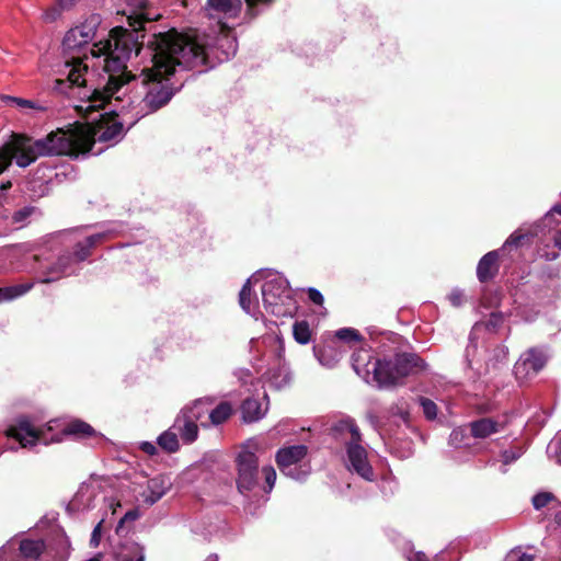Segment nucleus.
Here are the masks:
<instances>
[{
    "instance_id": "55",
    "label": "nucleus",
    "mask_w": 561,
    "mask_h": 561,
    "mask_svg": "<svg viewBox=\"0 0 561 561\" xmlns=\"http://www.w3.org/2000/svg\"><path fill=\"white\" fill-rule=\"evenodd\" d=\"M552 210L561 215V206L556 205L552 207Z\"/></svg>"
},
{
    "instance_id": "22",
    "label": "nucleus",
    "mask_w": 561,
    "mask_h": 561,
    "mask_svg": "<svg viewBox=\"0 0 561 561\" xmlns=\"http://www.w3.org/2000/svg\"><path fill=\"white\" fill-rule=\"evenodd\" d=\"M211 401L209 399H196L191 404L185 405L181 411L186 412V415L197 424L207 426L206 420L209 417V408Z\"/></svg>"
},
{
    "instance_id": "11",
    "label": "nucleus",
    "mask_w": 561,
    "mask_h": 561,
    "mask_svg": "<svg viewBox=\"0 0 561 561\" xmlns=\"http://www.w3.org/2000/svg\"><path fill=\"white\" fill-rule=\"evenodd\" d=\"M179 34L182 36H185V37H190V41L192 39L194 42L195 41L199 42L198 46L201 47V49L205 53V55L207 57L205 62L202 64V66L213 67L214 60H217L220 62L224 60H228L230 57L234 56V54L237 51V42L232 36L228 35V34H225L217 39L216 47H213L210 45L208 36L204 35V34H199L196 31H193L190 33H179ZM197 67H201V65H198Z\"/></svg>"
},
{
    "instance_id": "51",
    "label": "nucleus",
    "mask_w": 561,
    "mask_h": 561,
    "mask_svg": "<svg viewBox=\"0 0 561 561\" xmlns=\"http://www.w3.org/2000/svg\"><path fill=\"white\" fill-rule=\"evenodd\" d=\"M73 0H59V5L61 9H68L72 4Z\"/></svg>"
},
{
    "instance_id": "49",
    "label": "nucleus",
    "mask_w": 561,
    "mask_h": 561,
    "mask_svg": "<svg viewBox=\"0 0 561 561\" xmlns=\"http://www.w3.org/2000/svg\"><path fill=\"white\" fill-rule=\"evenodd\" d=\"M554 245L561 250V230L557 231L553 237Z\"/></svg>"
},
{
    "instance_id": "24",
    "label": "nucleus",
    "mask_w": 561,
    "mask_h": 561,
    "mask_svg": "<svg viewBox=\"0 0 561 561\" xmlns=\"http://www.w3.org/2000/svg\"><path fill=\"white\" fill-rule=\"evenodd\" d=\"M313 354L320 365L327 368L335 367L343 357V351L334 342L322 348L314 346Z\"/></svg>"
},
{
    "instance_id": "19",
    "label": "nucleus",
    "mask_w": 561,
    "mask_h": 561,
    "mask_svg": "<svg viewBox=\"0 0 561 561\" xmlns=\"http://www.w3.org/2000/svg\"><path fill=\"white\" fill-rule=\"evenodd\" d=\"M499 251H490L484 254L477 266V277L481 283L492 279L499 271Z\"/></svg>"
},
{
    "instance_id": "30",
    "label": "nucleus",
    "mask_w": 561,
    "mask_h": 561,
    "mask_svg": "<svg viewBox=\"0 0 561 561\" xmlns=\"http://www.w3.org/2000/svg\"><path fill=\"white\" fill-rule=\"evenodd\" d=\"M231 405L227 402L218 404L215 409L209 408L208 420L213 425H219L224 423L231 415Z\"/></svg>"
},
{
    "instance_id": "32",
    "label": "nucleus",
    "mask_w": 561,
    "mask_h": 561,
    "mask_svg": "<svg viewBox=\"0 0 561 561\" xmlns=\"http://www.w3.org/2000/svg\"><path fill=\"white\" fill-rule=\"evenodd\" d=\"M288 471L289 472H287V470H280V472L284 476L291 478L296 481H302L309 476L310 468L306 465H300V462H298L293 466H289Z\"/></svg>"
},
{
    "instance_id": "27",
    "label": "nucleus",
    "mask_w": 561,
    "mask_h": 561,
    "mask_svg": "<svg viewBox=\"0 0 561 561\" xmlns=\"http://www.w3.org/2000/svg\"><path fill=\"white\" fill-rule=\"evenodd\" d=\"M179 434L172 426L160 434L157 438V444L168 453H175L180 448Z\"/></svg>"
},
{
    "instance_id": "31",
    "label": "nucleus",
    "mask_w": 561,
    "mask_h": 561,
    "mask_svg": "<svg viewBox=\"0 0 561 561\" xmlns=\"http://www.w3.org/2000/svg\"><path fill=\"white\" fill-rule=\"evenodd\" d=\"M293 335L297 343L306 345L311 340V330L307 321H297L293 325Z\"/></svg>"
},
{
    "instance_id": "25",
    "label": "nucleus",
    "mask_w": 561,
    "mask_h": 561,
    "mask_svg": "<svg viewBox=\"0 0 561 561\" xmlns=\"http://www.w3.org/2000/svg\"><path fill=\"white\" fill-rule=\"evenodd\" d=\"M242 419L247 423L261 420L267 412V403L255 398H249L243 401L241 407Z\"/></svg>"
},
{
    "instance_id": "33",
    "label": "nucleus",
    "mask_w": 561,
    "mask_h": 561,
    "mask_svg": "<svg viewBox=\"0 0 561 561\" xmlns=\"http://www.w3.org/2000/svg\"><path fill=\"white\" fill-rule=\"evenodd\" d=\"M417 401L427 420H435L437 417V405L434 401L425 397H420Z\"/></svg>"
},
{
    "instance_id": "38",
    "label": "nucleus",
    "mask_w": 561,
    "mask_h": 561,
    "mask_svg": "<svg viewBox=\"0 0 561 561\" xmlns=\"http://www.w3.org/2000/svg\"><path fill=\"white\" fill-rule=\"evenodd\" d=\"M524 454L522 447H515L502 453V461L505 466L516 461Z\"/></svg>"
},
{
    "instance_id": "36",
    "label": "nucleus",
    "mask_w": 561,
    "mask_h": 561,
    "mask_svg": "<svg viewBox=\"0 0 561 561\" xmlns=\"http://www.w3.org/2000/svg\"><path fill=\"white\" fill-rule=\"evenodd\" d=\"M262 476L265 481V485L263 486V490L267 493H270L275 484L276 481V471L272 466H265L262 468Z\"/></svg>"
},
{
    "instance_id": "2",
    "label": "nucleus",
    "mask_w": 561,
    "mask_h": 561,
    "mask_svg": "<svg viewBox=\"0 0 561 561\" xmlns=\"http://www.w3.org/2000/svg\"><path fill=\"white\" fill-rule=\"evenodd\" d=\"M56 72L59 76L54 84L56 91L72 94L73 90H78V95L87 99L84 110L90 112V115L96 112V115L89 117L85 124L77 123L78 128L88 131L89 137L84 153L100 154L104 149L93 150L96 142L112 147L121 141L126 131L124 125L127 124L128 128L133 126L129 124L130 112L116 110L114 95H108L104 98L101 104H96V92H103L107 88V83L103 88L88 89L85 79L88 65L79 57L65 60Z\"/></svg>"
},
{
    "instance_id": "57",
    "label": "nucleus",
    "mask_w": 561,
    "mask_h": 561,
    "mask_svg": "<svg viewBox=\"0 0 561 561\" xmlns=\"http://www.w3.org/2000/svg\"><path fill=\"white\" fill-rule=\"evenodd\" d=\"M2 455V451L0 450V456Z\"/></svg>"
},
{
    "instance_id": "29",
    "label": "nucleus",
    "mask_w": 561,
    "mask_h": 561,
    "mask_svg": "<svg viewBox=\"0 0 561 561\" xmlns=\"http://www.w3.org/2000/svg\"><path fill=\"white\" fill-rule=\"evenodd\" d=\"M145 547L137 542L126 545L121 553V561H145Z\"/></svg>"
},
{
    "instance_id": "46",
    "label": "nucleus",
    "mask_w": 561,
    "mask_h": 561,
    "mask_svg": "<svg viewBox=\"0 0 561 561\" xmlns=\"http://www.w3.org/2000/svg\"><path fill=\"white\" fill-rule=\"evenodd\" d=\"M503 322V316L502 313H491V317L489 319V321L486 322V328L489 330H495L497 327L501 325V323Z\"/></svg>"
},
{
    "instance_id": "5",
    "label": "nucleus",
    "mask_w": 561,
    "mask_h": 561,
    "mask_svg": "<svg viewBox=\"0 0 561 561\" xmlns=\"http://www.w3.org/2000/svg\"><path fill=\"white\" fill-rule=\"evenodd\" d=\"M352 367L365 382L388 389L402 385L408 376L424 371L427 364L415 353H398L390 359H378L362 348L353 353Z\"/></svg>"
},
{
    "instance_id": "28",
    "label": "nucleus",
    "mask_w": 561,
    "mask_h": 561,
    "mask_svg": "<svg viewBox=\"0 0 561 561\" xmlns=\"http://www.w3.org/2000/svg\"><path fill=\"white\" fill-rule=\"evenodd\" d=\"M33 288V283L19 284L0 288V304L22 297Z\"/></svg>"
},
{
    "instance_id": "23",
    "label": "nucleus",
    "mask_w": 561,
    "mask_h": 561,
    "mask_svg": "<svg viewBox=\"0 0 561 561\" xmlns=\"http://www.w3.org/2000/svg\"><path fill=\"white\" fill-rule=\"evenodd\" d=\"M95 489L88 484H82L73 499L70 501L69 506L76 511H89L95 506Z\"/></svg>"
},
{
    "instance_id": "8",
    "label": "nucleus",
    "mask_w": 561,
    "mask_h": 561,
    "mask_svg": "<svg viewBox=\"0 0 561 561\" xmlns=\"http://www.w3.org/2000/svg\"><path fill=\"white\" fill-rule=\"evenodd\" d=\"M121 230V225L110 224L104 230L87 237L83 241H78L73 253L60 255L56 263L46 268V276L39 282L51 283L73 274L77 271V265L90 256L92 248L115 236Z\"/></svg>"
},
{
    "instance_id": "13",
    "label": "nucleus",
    "mask_w": 561,
    "mask_h": 561,
    "mask_svg": "<svg viewBox=\"0 0 561 561\" xmlns=\"http://www.w3.org/2000/svg\"><path fill=\"white\" fill-rule=\"evenodd\" d=\"M548 354L539 347H531L524 352L514 365V375L519 382L536 377L546 366Z\"/></svg>"
},
{
    "instance_id": "42",
    "label": "nucleus",
    "mask_w": 561,
    "mask_h": 561,
    "mask_svg": "<svg viewBox=\"0 0 561 561\" xmlns=\"http://www.w3.org/2000/svg\"><path fill=\"white\" fill-rule=\"evenodd\" d=\"M448 300L451 306L460 307L465 302V294L459 288H454L448 295Z\"/></svg>"
},
{
    "instance_id": "47",
    "label": "nucleus",
    "mask_w": 561,
    "mask_h": 561,
    "mask_svg": "<svg viewBox=\"0 0 561 561\" xmlns=\"http://www.w3.org/2000/svg\"><path fill=\"white\" fill-rule=\"evenodd\" d=\"M463 437V432L461 430H454L449 436V443L455 446L459 447L461 440Z\"/></svg>"
},
{
    "instance_id": "39",
    "label": "nucleus",
    "mask_w": 561,
    "mask_h": 561,
    "mask_svg": "<svg viewBox=\"0 0 561 561\" xmlns=\"http://www.w3.org/2000/svg\"><path fill=\"white\" fill-rule=\"evenodd\" d=\"M35 211V208L34 207H31V206H26V207H23L19 210H16L14 214H13V222L15 224H24L25 220Z\"/></svg>"
},
{
    "instance_id": "21",
    "label": "nucleus",
    "mask_w": 561,
    "mask_h": 561,
    "mask_svg": "<svg viewBox=\"0 0 561 561\" xmlns=\"http://www.w3.org/2000/svg\"><path fill=\"white\" fill-rule=\"evenodd\" d=\"M267 380L270 385L282 390L288 388L294 380V374L286 362L279 363V365L267 373Z\"/></svg>"
},
{
    "instance_id": "26",
    "label": "nucleus",
    "mask_w": 561,
    "mask_h": 561,
    "mask_svg": "<svg viewBox=\"0 0 561 561\" xmlns=\"http://www.w3.org/2000/svg\"><path fill=\"white\" fill-rule=\"evenodd\" d=\"M471 434L474 438H486L499 433L501 424L492 419L483 417L470 423Z\"/></svg>"
},
{
    "instance_id": "1",
    "label": "nucleus",
    "mask_w": 561,
    "mask_h": 561,
    "mask_svg": "<svg viewBox=\"0 0 561 561\" xmlns=\"http://www.w3.org/2000/svg\"><path fill=\"white\" fill-rule=\"evenodd\" d=\"M198 44V41H190V37L180 35L175 30L152 34L146 48L139 46V54L147 58L138 69L139 73L127 71L126 65L119 70L104 68L108 73L107 88L96 92V104L114 94L115 108L130 112V125L154 113L167 105L175 93L171 76L176 67L193 69L205 62L207 57Z\"/></svg>"
},
{
    "instance_id": "41",
    "label": "nucleus",
    "mask_w": 561,
    "mask_h": 561,
    "mask_svg": "<svg viewBox=\"0 0 561 561\" xmlns=\"http://www.w3.org/2000/svg\"><path fill=\"white\" fill-rule=\"evenodd\" d=\"M28 245L26 244H16L5 250V255L8 259H18L21 255L28 252Z\"/></svg>"
},
{
    "instance_id": "18",
    "label": "nucleus",
    "mask_w": 561,
    "mask_h": 561,
    "mask_svg": "<svg viewBox=\"0 0 561 561\" xmlns=\"http://www.w3.org/2000/svg\"><path fill=\"white\" fill-rule=\"evenodd\" d=\"M307 455L305 445H294L280 448L276 453V463L279 470H287L289 466L300 462Z\"/></svg>"
},
{
    "instance_id": "10",
    "label": "nucleus",
    "mask_w": 561,
    "mask_h": 561,
    "mask_svg": "<svg viewBox=\"0 0 561 561\" xmlns=\"http://www.w3.org/2000/svg\"><path fill=\"white\" fill-rule=\"evenodd\" d=\"M260 444L256 439L248 440L237 457V488L244 494L257 485L259 459L256 451Z\"/></svg>"
},
{
    "instance_id": "14",
    "label": "nucleus",
    "mask_w": 561,
    "mask_h": 561,
    "mask_svg": "<svg viewBox=\"0 0 561 561\" xmlns=\"http://www.w3.org/2000/svg\"><path fill=\"white\" fill-rule=\"evenodd\" d=\"M100 23V15L92 14L81 24L70 28L64 37V49L70 53L88 45L95 37Z\"/></svg>"
},
{
    "instance_id": "50",
    "label": "nucleus",
    "mask_w": 561,
    "mask_h": 561,
    "mask_svg": "<svg viewBox=\"0 0 561 561\" xmlns=\"http://www.w3.org/2000/svg\"><path fill=\"white\" fill-rule=\"evenodd\" d=\"M514 561H535L534 557L527 553H520Z\"/></svg>"
},
{
    "instance_id": "45",
    "label": "nucleus",
    "mask_w": 561,
    "mask_h": 561,
    "mask_svg": "<svg viewBox=\"0 0 561 561\" xmlns=\"http://www.w3.org/2000/svg\"><path fill=\"white\" fill-rule=\"evenodd\" d=\"M524 238V234H518L517 232L512 233L504 242L503 249L508 247H518Z\"/></svg>"
},
{
    "instance_id": "7",
    "label": "nucleus",
    "mask_w": 561,
    "mask_h": 561,
    "mask_svg": "<svg viewBox=\"0 0 561 561\" xmlns=\"http://www.w3.org/2000/svg\"><path fill=\"white\" fill-rule=\"evenodd\" d=\"M53 427L47 424L43 427L36 428L25 415L19 416L13 425H10L5 435L16 439L22 447H33L38 442L44 444L60 443L64 437L71 436L76 439H84L90 437L102 436L89 423L76 419L66 424L60 433L53 436L49 440L45 439V432L50 431Z\"/></svg>"
},
{
    "instance_id": "20",
    "label": "nucleus",
    "mask_w": 561,
    "mask_h": 561,
    "mask_svg": "<svg viewBox=\"0 0 561 561\" xmlns=\"http://www.w3.org/2000/svg\"><path fill=\"white\" fill-rule=\"evenodd\" d=\"M4 102L10 105H14L25 115L37 116L38 114L45 113L49 105L47 102H41L36 100H27L18 96L7 95Z\"/></svg>"
},
{
    "instance_id": "40",
    "label": "nucleus",
    "mask_w": 561,
    "mask_h": 561,
    "mask_svg": "<svg viewBox=\"0 0 561 561\" xmlns=\"http://www.w3.org/2000/svg\"><path fill=\"white\" fill-rule=\"evenodd\" d=\"M140 514L138 510H129L124 514V516L119 519L116 531H121L125 524L127 523H134L139 518Z\"/></svg>"
},
{
    "instance_id": "3",
    "label": "nucleus",
    "mask_w": 561,
    "mask_h": 561,
    "mask_svg": "<svg viewBox=\"0 0 561 561\" xmlns=\"http://www.w3.org/2000/svg\"><path fill=\"white\" fill-rule=\"evenodd\" d=\"M88 137V131L78 128L77 124L68 129L53 130L37 140L22 135H13L0 148V174L7 170L13 159L18 167L26 168L39 157L84 154Z\"/></svg>"
},
{
    "instance_id": "52",
    "label": "nucleus",
    "mask_w": 561,
    "mask_h": 561,
    "mask_svg": "<svg viewBox=\"0 0 561 561\" xmlns=\"http://www.w3.org/2000/svg\"><path fill=\"white\" fill-rule=\"evenodd\" d=\"M542 256L546 257V260L548 261H552V260H556L557 259V253L552 252L551 254L550 253H545V254H541Z\"/></svg>"
},
{
    "instance_id": "44",
    "label": "nucleus",
    "mask_w": 561,
    "mask_h": 561,
    "mask_svg": "<svg viewBox=\"0 0 561 561\" xmlns=\"http://www.w3.org/2000/svg\"><path fill=\"white\" fill-rule=\"evenodd\" d=\"M307 293H308V298L310 299V301H312L313 304H316L318 306L323 305V302H324L323 295L317 288L309 287L307 289Z\"/></svg>"
},
{
    "instance_id": "54",
    "label": "nucleus",
    "mask_w": 561,
    "mask_h": 561,
    "mask_svg": "<svg viewBox=\"0 0 561 561\" xmlns=\"http://www.w3.org/2000/svg\"><path fill=\"white\" fill-rule=\"evenodd\" d=\"M10 187H11V182H9V181H8V182H5V183H2V184L0 185V190H1V191H5V190H8V188H10Z\"/></svg>"
},
{
    "instance_id": "9",
    "label": "nucleus",
    "mask_w": 561,
    "mask_h": 561,
    "mask_svg": "<svg viewBox=\"0 0 561 561\" xmlns=\"http://www.w3.org/2000/svg\"><path fill=\"white\" fill-rule=\"evenodd\" d=\"M334 430L351 434L350 439L345 444L347 469L366 481H374V469L368 460L367 450L360 445V433L354 421L350 419L342 420L335 425Z\"/></svg>"
},
{
    "instance_id": "43",
    "label": "nucleus",
    "mask_w": 561,
    "mask_h": 561,
    "mask_svg": "<svg viewBox=\"0 0 561 561\" xmlns=\"http://www.w3.org/2000/svg\"><path fill=\"white\" fill-rule=\"evenodd\" d=\"M102 522H99L95 527L92 530L91 539H90V546L92 548H96L101 542V536H102Z\"/></svg>"
},
{
    "instance_id": "17",
    "label": "nucleus",
    "mask_w": 561,
    "mask_h": 561,
    "mask_svg": "<svg viewBox=\"0 0 561 561\" xmlns=\"http://www.w3.org/2000/svg\"><path fill=\"white\" fill-rule=\"evenodd\" d=\"M172 427L176 431L184 444H192L198 436V424L190 419L186 412L180 411Z\"/></svg>"
},
{
    "instance_id": "48",
    "label": "nucleus",
    "mask_w": 561,
    "mask_h": 561,
    "mask_svg": "<svg viewBox=\"0 0 561 561\" xmlns=\"http://www.w3.org/2000/svg\"><path fill=\"white\" fill-rule=\"evenodd\" d=\"M139 448H140L144 453H146V454H148V455H150V456H153V455H156V454H157V447H156V445H154L153 443H151V442H141V443L139 444Z\"/></svg>"
},
{
    "instance_id": "16",
    "label": "nucleus",
    "mask_w": 561,
    "mask_h": 561,
    "mask_svg": "<svg viewBox=\"0 0 561 561\" xmlns=\"http://www.w3.org/2000/svg\"><path fill=\"white\" fill-rule=\"evenodd\" d=\"M171 485V479L167 476L159 474L149 479L146 489L141 492L142 501L153 505L170 490Z\"/></svg>"
},
{
    "instance_id": "37",
    "label": "nucleus",
    "mask_w": 561,
    "mask_h": 561,
    "mask_svg": "<svg viewBox=\"0 0 561 561\" xmlns=\"http://www.w3.org/2000/svg\"><path fill=\"white\" fill-rule=\"evenodd\" d=\"M553 500V494L550 492H539L533 497V505L536 510H540L548 505Z\"/></svg>"
},
{
    "instance_id": "12",
    "label": "nucleus",
    "mask_w": 561,
    "mask_h": 561,
    "mask_svg": "<svg viewBox=\"0 0 561 561\" xmlns=\"http://www.w3.org/2000/svg\"><path fill=\"white\" fill-rule=\"evenodd\" d=\"M45 550L41 539L11 538L0 548V561H37Z\"/></svg>"
},
{
    "instance_id": "53",
    "label": "nucleus",
    "mask_w": 561,
    "mask_h": 561,
    "mask_svg": "<svg viewBox=\"0 0 561 561\" xmlns=\"http://www.w3.org/2000/svg\"><path fill=\"white\" fill-rule=\"evenodd\" d=\"M218 560H219V558H218V556H217L216 553H211V554H209V556L205 559V561H218Z\"/></svg>"
},
{
    "instance_id": "15",
    "label": "nucleus",
    "mask_w": 561,
    "mask_h": 561,
    "mask_svg": "<svg viewBox=\"0 0 561 561\" xmlns=\"http://www.w3.org/2000/svg\"><path fill=\"white\" fill-rule=\"evenodd\" d=\"M271 2L272 0H207L205 10L209 16H215L216 14L234 16L242 8V4L245 3L247 12L254 16Z\"/></svg>"
},
{
    "instance_id": "6",
    "label": "nucleus",
    "mask_w": 561,
    "mask_h": 561,
    "mask_svg": "<svg viewBox=\"0 0 561 561\" xmlns=\"http://www.w3.org/2000/svg\"><path fill=\"white\" fill-rule=\"evenodd\" d=\"M148 0H125L129 7L128 11H123L128 18L131 31L122 26L114 27L106 39L95 43L91 48V55L95 58L105 57V68L107 70H119L125 66L133 54L139 55V35L138 31L142 24L151 19L144 12Z\"/></svg>"
},
{
    "instance_id": "56",
    "label": "nucleus",
    "mask_w": 561,
    "mask_h": 561,
    "mask_svg": "<svg viewBox=\"0 0 561 561\" xmlns=\"http://www.w3.org/2000/svg\"><path fill=\"white\" fill-rule=\"evenodd\" d=\"M474 347H476V346H474V345H472V344H470V345L467 347V351H466V352H467V357H469V356H470V351H471V348H474Z\"/></svg>"
},
{
    "instance_id": "4",
    "label": "nucleus",
    "mask_w": 561,
    "mask_h": 561,
    "mask_svg": "<svg viewBox=\"0 0 561 561\" xmlns=\"http://www.w3.org/2000/svg\"><path fill=\"white\" fill-rule=\"evenodd\" d=\"M261 285L262 302L266 312L275 317H293L297 310L296 300L291 293L288 279L277 271L260 270L247 279L239 294V304L242 310L255 320L263 314L257 298H252V283Z\"/></svg>"
},
{
    "instance_id": "34",
    "label": "nucleus",
    "mask_w": 561,
    "mask_h": 561,
    "mask_svg": "<svg viewBox=\"0 0 561 561\" xmlns=\"http://www.w3.org/2000/svg\"><path fill=\"white\" fill-rule=\"evenodd\" d=\"M547 454L561 466V435H556L547 446Z\"/></svg>"
},
{
    "instance_id": "35",
    "label": "nucleus",
    "mask_w": 561,
    "mask_h": 561,
    "mask_svg": "<svg viewBox=\"0 0 561 561\" xmlns=\"http://www.w3.org/2000/svg\"><path fill=\"white\" fill-rule=\"evenodd\" d=\"M335 336L337 340L352 343V342H359L362 336L355 329L352 328H343L336 331Z\"/></svg>"
}]
</instances>
